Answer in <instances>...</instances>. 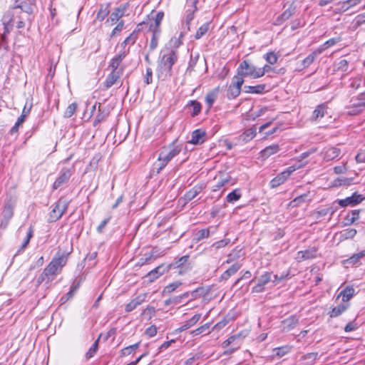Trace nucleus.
I'll list each match as a JSON object with an SVG mask.
<instances>
[{"mask_svg": "<svg viewBox=\"0 0 365 365\" xmlns=\"http://www.w3.org/2000/svg\"><path fill=\"white\" fill-rule=\"evenodd\" d=\"M291 351V347L289 346H284L274 349L275 354L279 357H282L289 353Z\"/></svg>", "mask_w": 365, "mask_h": 365, "instance_id": "72a5a7b5", "label": "nucleus"}, {"mask_svg": "<svg viewBox=\"0 0 365 365\" xmlns=\"http://www.w3.org/2000/svg\"><path fill=\"white\" fill-rule=\"evenodd\" d=\"M125 8L118 7L110 14V18L107 20L108 23H110V25H113L116 23L124 14Z\"/></svg>", "mask_w": 365, "mask_h": 365, "instance_id": "f3484780", "label": "nucleus"}, {"mask_svg": "<svg viewBox=\"0 0 365 365\" xmlns=\"http://www.w3.org/2000/svg\"><path fill=\"white\" fill-rule=\"evenodd\" d=\"M319 54H321L320 51H318L317 49L313 51L311 54H309L302 61L303 67L306 68L311 65L314 62L316 57L318 56Z\"/></svg>", "mask_w": 365, "mask_h": 365, "instance_id": "b1692460", "label": "nucleus"}, {"mask_svg": "<svg viewBox=\"0 0 365 365\" xmlns=\"http://www.w3.org/2000/svg\"><path fill=\"white\" fill-rule=\"evenodd\" d=\"M67 255L64 253L58 252L51 262L44 269L43 272L38 278V282L41 283L44 281L51 282L58 274L66 264Z\"/></svg>", "mask_w": 365, "mask_h": 365, "instance_id": "f03ea898", "label": "nucleus"}, {"mask_svg": "<svg viewBox=\"0 0 365 365\" xmlns=\"http://www.w3.org/2000/svg\"><path fill=\"white\" fill-rule=\"evenodd\" d=\"M210 24L209 23H205L202 24L197 31L195 38L196 39L201 38L209 30Z\"/></svg>", "mask_w": 365, "mask_h": 365, "instance_id": "c756f323", "label": "nucleus"}, {"mask_svg": "<svg viewBox=\"0 0 365 365\" xmlns=\"http://www.w3.org/2000/svg\"><path fill=\"white\" fill-rule=\"evenodd\" d=\"M76 108H77V104L75 103H71L66 108L65 113H64V116L66 118H70L71 117L74 113L76 112Z\"/></svg>", "mask_w": 365, "mask_h": 365, "instance_id": "e433bc0d", "label": "nucleus"}, {"mask_svg": "<svg viewBox=\"0 0 365 365\" xmlns=\"http://www.w3.org/2000/svg\"><path fill=\"white\" fill-rule=\"evenodd\" d=\"M256 135V130L250 128L246 130L243 134L240 136L243 141L247 142L252 139Z\"/></svg>", "mask_w": 365, "mask_h": 365, "instance_id": "cd10ccee", "label": "nucleus"}, {"mask_svg": "<svg viewBox=\"0 0 365 365\" xmlns=\"http://www.w3.org/2000/svg\"><path fill=\"white\" fill-rule=\"evenodd\" d=\"M181 148L179 146L172 145L164 148L159 154L158 160L153 165V170L158 174L167 164L177 155L180 153Z\"/></svg>", "mask_w": 365, "mask_h": 365, "instance_id": "7ed1b4c3", "label": "nucleus"}, {"mask_svg": "<svg viewBox=\"0 0 365 365\" xmlns=\"http://www.w3.org/2000/svg\"><path fill=\"white\" fill-rule=\"evenodd\" d=\"M359 217V210H353L351 212V218H347L348 222H346V225H351L354 223L356 220H357Z\"/></svg>", "mask_w": 365, "mask_h": 365, "instance_id": "49530a36", "label": "nucleus"}, {"mask_svg": "<svg viewBox=\"0 0 365 365\" xmlns=\"http://www.w3.org/2000/svg\"><path fill=\"white\" fill-rule=\"evenodd\" d=\"M200 192V187H195L190 190L188 192H186L185 195V199L187 201H190L192 199H194Z\"/></svg>", "mask_w": 365, "mask_h": 365, "instance_id": "c85d7f7f", "label": "nucleus"}, {"mask_svg": "<svg viewBox=\"0 0 365 365\" xmlns=\"http://www.w3.org/2000/svg\"><path fill=\"white\" fill-rule=\"evenodd\" d=\"M365 108V93H361L357 98L351 100L350 105L346 107V113L355 115L362 112Z\"/></svg>", "mask_w": 365, "mask_h": 365, "instance_id": "423d86ee", "label": "nucleus"}, {"mask_svg": "<svg viewBox=\"0 0 365 365\" xmlns=\"http://www.w3.org/2000/svg\"><path fill=\"white\" fill-rule=\"evenodd\" d=\"M240 337V334H237V335H233L230 337H229L227 340H225L223 343H222V346L223 347H227L230 344H231L232 342H234V341H235L237 339H238Z\"/></svg>", "mask_w": 365, "mask_h": 365, "instance_id": "4d7b16f0", "label": "nucleus"}, {"mask_svg": "<svg viewBox=\"0 0 365 365\" xmlns=\"http://www.w3.org/2000/svg\"><path fill=\"white\" fill-rule=\"evenodd\" d=\"M188 257H189L187 255H185V256H182V257H180V259H178L173 264L174 267H180V266L183 265L185 263L187 262Z\"/></svg>", "mask_w": 365, "mask_h": 365, "instance_id": "5fc2aeb1", "label": "nucleus"}, {"mask_svg": "<svg viewBox=\"0 0 365 365\" xmlns=\"http://www.w3.org/2000/svg\"><path fill=\"white\" fill-rule=\"evenodd\" d=\"M307 197V194L302 195L294 198L290 202V205L292 207H295V206L298 205L299 204H300L301 202H304Z\"/></svg>", "mask_w": 365, "mask_h": 365, "instance_id": "a18cd8bd", "label": "nucleus"}, {"mask_svg": "<svg viewBox=\"0 0 365 365\" xmlns=\"http://www.w3.org/2000/svg\"><path fill=\"white\" fill-rule=\"evenodd\" d=\"M298 323V319L292 316L282 322L283 331H289L292 329Z\"/></svg>", "mask_w": 365, "mask_h": 365, "instance_id": "4468645a", "label": "nucleus"}, {"mask_svg": "<svg viewBox=\"0 0 365 365\" xmlns=\"http://www.w3.org/2000/svg\"><path fill=\"white\" fill-rule=\"evenodd\" d=\"M357 163H365V151L361 152L356 156Z\"/></svg>", "mask_w": 365, "mask_h": 365, "instance_id": "774afa93", "label": "nucleus"}, {"mask_svg": "<svg viewBox=\"0 0 365 365\" xmlns=\"http://www.w3.org/2000/svg\"><path fill=\"white\" fill-rule=\"evenodd\" d=\"M339 204L341 207H346L348 205H354L351 197H348L345 199L339 200Z\"/></svg>", "mask_w": 365, "mask_h": 365, "instance_id": "864d4df0", "label": "nucleus"}, {"mask_svg": "<svg viewBox=\"0 0 365 365\" xmlns=\"http://www.w3.org/2000/svg\"><path fill=\"white\" fill-rule=\"evenodd\" d=\"M240 337V334H237V335H233L230 337H229L227 340H225L223 343H222V346L223 347H227L230 344H231L232 342H234V341H235L237 339H238Z\"/></svg>", "mask_w": 365, "mask_h": 365, "instance_id": "13d9d810", "label": "nucleus"}, {"mask_svg": "<svg viewBox=\"0 0 365 365\" xmlns=\"http://www.w3.org/2000/svg\"><path fill=\"white\" fill-rule=\"evenodd\" d=\"M339 41H340L339 38H330L329 40L327 41L324 44L320 46L317 48V50L320 51V53H322L324 51H325L328 48L334 46V44H336Z\"/></svg>", "mask_w": 365, "mask_h": 365, "instance_id": "bb28decb", "label": "nucleus"}, {"mask_svg": "<svg viewBox=\"0 0 365 365\" xmlns=\"http://www.w3.org/2000/svg\"><path fill=\"white\" fill-rule=\"evenodd\" d=\"M347 308V306L345 304H339L336 307L332 309V310L329 312L330 317H336L342 314Z\"/></svg>", "mask_w": 365, "mask_h": 365, "instance_id": "a878e982", "label": "nucleus"}, {"mask_svg": "<svg viewBox=\"0 0 365 365\" xmlns=\"http://www.w3.org/2000/svg\"><path fill=\"white\" fill-rule=\"evenodd\" d=\"M336 69L346 71L348 68V61L345 59H341L336 65Z\"/></svg>", "mask_w": 365, "mask_h": 365, "instance_id": "79ce46f5", "label": "nucleus"}, {"mask_svg": "<svg viewBox=\"0 0 365 365\" xmlns=\"http://www.w3.org/2000/svg\"><path fill=\"white\" fill-rule=\"evenodd\" d=\"M327 114V107L324 104L319 105L313 112L312 120H319Z\"/></svg>", "mask_w": 365, "mask_h": 365, "instance_id": "dca6fc26", "label": "nucleus"}, {"mask_svg": "<svg viewBox=\"0 0 365 365\" xmlns=\"http://www.w3.org/2000/svg\"><path fill=\"white\" fill-rule=\"evenodd\" d=\"M121 61H120L117 58L114 57L112 58L110 66L113 71H118V66H120ZM122 72V69H119Z\"/></svg>", "mask_w": 365, "mask_h": 365, "instance_id": "3c124183", "label": "nucleus"}, {"mask_svg": "<svg viewBox=\"0 0 365 365\" xmlns=\"http://www.w3.org/2000/svg\"><path fill=\"white\" fill-rule=\"evenodd\" d=\"M205 134L204 130L197 129L192 133L191 138L188 143L193 145L201 144L205 141Z\"/></svg>", "mask_w": 365, "mask_h": 365, "instance_id": "ddd939ff", "label": "nucleus"}, {"mask_svg": "<svg viewBox=\"0 0 365 365\" xmlns=\"http://www.w3.org/2000/svg\"><path fill=\"white\" fill-rule=\"evenodd\" d=\"M361 0H346L344 1L338 2L335 5L334 12L335 13H343L352 7L360 4Z\"/></svg>", "mask_w": 365, "mask_h": 365, "instance_id": "9b49d317", "label": "nucleus"}, {"mask_svg": "<svg viewBox=\"0 0 365 365\" xmlns=\"http://www.w3.org/2000/svg\"><path fill=\"white\" fill-rule=\"evenodd\" d=\"M244 83V79L240 76L235 75L232 78V82L228 86L227 96L229 98H237L241 92V87Z\"/></svg>", "mask_w": 365, "mask_h": 365, "instance_id": "6e6552de", "label": "nucleus"}, {"mask_svg": "<svg viewBox=\"0 0 365 365\" xmlns=\"http://www.w3.org/2000/svg\"><path fill=\"white\" fill-rule=\"evenodd\" d=\"M98 339H97L94 342V344L92 345V346L90 348V349L86 353L87 358L89 359V358H91L93 356V355L95 354V353L96 352V350L98 349Z\"/></svg>", "mask_w": 365, "mask_h": 365, "instance_id": "de8ad7c7", "label": "nucleus"}, {"mask_svg": "<svg viewBox=\"0 0 365 365\" xmlns=\"http://www.w3.org/2000/svg\"><path fill=\"white\" fill-rule=\"evenodd\" d=\"M68 202L65 200H59L51 212L50 218L52 221L59 219L67 210Z\"/></svg>", "mask_w": 365, "mask_h": 365, "instance_id": "1a4fd4ad", "label": "nucleus"}, {"mask_svg": "<svg viewBox=\"0 0 365 365\" xmlns=\"http://www.w3.org/2000/svg\"><path fill=\"white\" fill-rule=\"evenodd\" d=\"M365 256V250L359 252V253H356V254H354L349 259L348 261H349L350 262H352V263H356V262H358V260L362 257H364Z\"/></svg>", "mask_w": 365, "mask_h": 365, "instance_id": "c03bdc74", "label": "nucleus"}, {"mask_svg": "<svg viewBox=\"0 0 365 365\" xmlns=\"http://www.w3.org/2000/svg\"><path fill=\"white\" fill-rule=\"evenodd\" d=\"M29 1L30 4L22 2L19 4H17L14 7V9H20L21 11L24 13L23 16H26V19L30 24L32 21L31 16L34 12L33 6L31 4H34L35 0H29Z\"/></svg>", "mask_w": 365, "mask_h": 365, "instance_id": "9d476101", "label": "nucleus"}, {"mask_svg": "<svg viewBox=\"0 0 365 365\" xmlns=\"http://www.w3.org/2000/svg\"><path fill=\"white\" fill-rule=\"evenodd\" d=\"M354 294V289L351 287H346L342 290L338 295V298L341 297L343 302H347L349 300Z\"/></svg>", "mask_w": 365, "mask_h": 365, "instance_id": "393cba45", "label": "nucleus"}, {"mask_svg": "<svg viewBox=\"0 0 365 365\" xmlns=\"http://www.w3.org/2000/svg\"><path fill=\"white\" fill-rule=\"evenodd\" d=\"M135 41V36L134 33L130 34L122 43V46L125 48L127 44L133 43Z\"/></svg>", "mask_w": 365, "mask_h": 365, "instance_id": "603ef678", "label": "nucleus"}, {"mask_svg": "<svg viewBox=\"0 0 365 365\" xmlns=\"http://www.w3.org/2000/svg\"><path fill=\"white\" fill-rule=\"evenodd\" d=\"M279 150V145L273 144L266 147L263 150H262L261 154L263 158H269L272 155L277 153Z\"/></svg>", "mask_w": 365, "mask_h": 365, "instance_id": "aec40b11", "label": "nucleus"}, {"mask_svg": "<svg viewBox=\"0 0 365 365\" xmlns=\"http://www.w3.org/2000/svg\"><path fill=\"white\" fill-rule=\"evenodd\" d=\"M210 231L208 229H203L197 232L196 234V240L198 242L204 238L208 237Z\"/></svg>", "mask_w": 365, "mask_h": 365, "instance_id": "ea45409f", "label": "nucleus"}, {"mask_svg": "<svg viewBox=\"0 0 365 365\" xmlns=\"http://www.w3.org/2000/svg\"><path fill=\"white\" fill-rule=\"evenodd\" d=\"M153 35L150 43V47L152 50L155 49L158 46L160 31L153 30Z\"/></svg>", "mask_w": 365, "mask_h": 365, "instance_id": "58836bf2", "label": "nucleus"}, {"mask_svg": "<svg viewBox=\"0 0 365 365\" xmlns=\"http://www.w3.org/2000/svg\"><path fill=\"white\" fill-rule=\"evenodd\" d=\"M71 177V172L69 170H65L54 182L53 188L56 190L61 185L66 183Z\"/></svg>", "mask_w": 365, "mask_h": 365, "instance_id": "2eb2a0df", "label": "nucleus"}, {"mask_svg": "<svg viewBox=\"0 0 365 365\" xmlns=\"http://www.w3.org/2000/svg\"><path fill=\"white\" fill-rule=\"evenodd\" d=\"M121 73L122 72L120 71L112 70V72L108 75V76L107 77V79L105 82L106 86L107 88L111 87L116 82V81L119 78Z\"/></svg>", "mask_w": 365, "mask_h": 365, "instance_id": "6ab92c4d", "label": "nucleus"}, {"mask_svg": "<svg viewBox=\"0 0 365 365\" xmlns=\"http://www.w3.org/2000/svg\"><path fill=\"white\" fill-rule=\"evenodd\" d=\"M241 255V250H235L232 253H230L228 255V259H227V263H230L235 259L239 258Z\"/></svg>", "mask_w": 365, "mask_h": 365, "instance_id": "a19ab883", "label": "nucleus"}, {"mask_svg": "<svg viewBox=\"0 0 365 365\" xmlns=\"http://www.w3.org/2000/svg\"><path fill=\"white\" fill-rule=\"evenodd\" d=\"M316 256V250L314 249L305 250V251H300L298 252L296 256V259L298 261H301L303 259H309L311 258H313Z\"/></svg>", "mask_w": 365, "mask_h": 365, "instance_id": "a211bd4d", "label": "nucleus"}, {"mask_svg": "<svg viewBox=\"0 0 365 365\" xmlns=\"http://www.w3.org/2000/svg\"><path fill=\"white\" fill-rule=\"evenodd\" d=\"M145 334L148 335L150 337H153L156 335L157 334V329L155 326H151L148 327L146 331Z\"/></svg>", "mask_w": 365, "mask_h": 365, "instance_id": "0e129e2a", "label": "nucleus"}, {"mask_svg": "<svg viewBox=\"0 0 365 365\" xmlns=\"http://www.w3.org/2000/svg\"><path fill=\"white\" fill-rule=\"evenodd\" d=\"M264 57L270 65L276 63L278 59L277 54L274 52H269L266 53Z\"/></svg>", "mask_w": 365, "mask_h": 365, "instance_id": "f704fd0d", "label": "nucleus"}, {"mask_svg": "<svg viewBox=\"0 0 365 365\" xmlns=\"http://www.w3.org/2000/svg\"><path fill=\"white\" fill-rule=\"evenodd\" d=\"M240 337V334H237V335H233L230 337H229L227 340H225L223 343H222V346L223 347H227L230 344H231L232 342H234V341H235L237 339H238Z\"/></svg>", "mask_w": 365, "mask_h": 365, "instance_id": "bf43d9fd", "label": "nucleus"}, {"mask_svg": "<svg viewBox=\"0 0 365 365\" xmlns=\"http://www.w3.org/2000/svg\"><path fill=\"white\" fill-rule=\"evenodd\" d=\"M115 332L116 329L115 328L110 329L106 335L101 334L98 339L103 338L104 340H107L110 336H113Z\"/></svg>", "mask_w": 365, "mask_h": 365, "instance_id": "e2e57ef3", "label": "nucleus"}, {"mask_svg": "<svg viewBox=\"0 0 365 365\" xmlns=\"http://www.w3.org/2000/svg\"><path fill=\"white\" fill-rule=\"evenodd\" d=\"M109 14L108 6L107 5H103L101 6L98 14L97 19L103 21Z\"/></svg>", "mask_w": 365, "mask_h": 365, "instance_id": "473e14b6", "label": "nucleus"}, {"mask_svg": "<svg viewBox=\"0 0 365 365\" xmlns=\"http://www.w3.org/2000/svg\"><path fill=\"white\" fill-rule=\"evenodd\" d=\"M177 60L176 50L165 48L162 51V56L160 57L157 68L158 78L165 79L170 76L172 67Z\"/></svg>", "mask_w": 365, "mask_h": 365, "instance_id": "f257e3e1", "label": "nucleus"}, {"mask_svg": "<svg viewBox=\"0 0 365 365\" xmlns=\"http://www.w3.org/2000/svg\"><path fill=\"white\" fill-rule=\"evenodd\" d=\"M288 276V274H281L277 275L275 274L274 276V279H272V273L270 272H264L262 275L259 276V277L257 279V284L252 288V292L255 293H259L264 290V287L267 283L272 281L273 283L277 284L279 282L284 280L286 279Z\"/></svg>", "mask_w": 365, "mask_h": 365, "instance_id": "20e7f679", "label": "nucleus"}, {"mask_svg": "<svg viewBox=\"0 0 365 365\" xmlns=\"http://www.w3.org/2000/svg\"><path fill=\"white\" fill-rule=\"evenodd\" d=\"M26 118V114L21 115L20 117L17 119L16 123H15L14 126L11 128V132L17 131L19 126L21 125Z\"/></svg>", "mask_w": 365, "mask_h": 365, "instance_id": "8fccbe9b", "label": "nucleus"}, {"mask_svg": "<svg viewBox=\"0 0 365 365\" xmlns=\"http://www.w3.org/2000/svg\"><path fill=\"white\" fill-rule=\"evenodd\" d=\"M201 318L200 314H195L192 317H191L187 322L190 324L191 327L194 326Z\"/></svg>", "mask_w": 365, "mask_h": 365, "instance_id": "69168bd1", "label": "nucleus"}, {"mask_svg": "<svg viewBox=\"0 0 365 365\" xmlns=\"http://www.w3.org/2000/svg\"><path fill=\"white\" fill-rule=\"evenodd\" d=\"M210 326V323L205 324L204 325L192 330L190 332V334L192 336H197V335L202 334V332H204L205 331H206L207 329H209Z\"/></svg>", "mask_w": 365, "mask_h": 365, "instance_id": "4c0bfd02", "label": "nucleus"}, {"mask_svg": "<svg viewBox=\"0 0 365 365\" xmlns=\"http://www.w3.org/2000/svg\"><path fill=\"white\" fill-rule=\"evenodd\" d=\"M183 36V34L180 33L179 37H173L169 41L170 47L175 48L176 50L182 43L181 38Z\"/></svg>", "mask_w": 365, "mask_h": 365, "instance_id": "7c9ffc66", "label": "nucleus"}, {"mask_svg": "<svg viewBox=\"0 0 365 365\" xmlns=\"http://www.w3.org/2000/svg\"><path fill=\"white\" fill-rule=\"evenodd\" d=\"M340 153L341 150L335 147L324 148L322 152L323 159L325 161H330L335 159L340 155Z\"/></svg>", "mask_w": 365, "mask_h": 365, "instance_id": "f8f14e48", "label": "nucleus"}, {"mask_svg": "<svg viewBox=\"0 0 365 365\" xmlns=\"http://www.w3.org/2000/svg\"><path fill=\"white\" fill-rule=\"evenodd\" d=\"M240 264L238 263L232 264L222 274V279L224 280L228 279L232 275L235 274L240 269Z\"/></svg>", "mask_w": 365, "mask_h": 365, "instance_id": "412c9836", "label": "nucleus"}, {"mask_svg": "<svg viewBox=\"0 0 365 365\" xmlns=\"http://www.w3.org/2000/svg\"><path fill=\"white\" fill-rule=\"evenodd\" d=\"M237 75L240 76L243 79L245 77H250L256 79L260 78L259 68L247 61H243L237 69Z\"/></svg>", "mask_w": 365, "mask_h": 365, "instance_id": "39448f33", "label": "nucleus"}, {"mask_svg": "<svg viewBox=\"0 0 365 365\" xmlns=\"http://www.w3.org/2000/svg\"><path fill=\"white\" fill-rule=\"evenodd\" d=\"M265 89L264 84L257 85L256 86H246L244 87V91L247 93H262Z\"/></svg>", "mask_w": 365, "mask_h": 365, "instance_id": "4be33fe9", "label": "nucleus"}, {"mask_svg": "<svg viewBox=\"0 0 365 365\" xmlns=\"http://www.w3.org/2000/svg\"><path fill=\"white\" fill-rule=\"evenodd\" d=\"M165 272V267L163 266H158L151 272H150L148 274L150 281H153L159 277V276L162 275Z\"/></svg>", "mask_w": 365, "mask_h": 365, "instance_id": "5701e85b", "label": "nucleus"}, {"mask_svg": "<svg viewBox=\"0 0 365 365\" xmlns=\"http://www.w3.org/2000/svg\"><path fill=\"white\" fill-rule=\"evenodd\" d=\"M180 284L181 282H175L173 283H171L165 287L164 292L167 293H170L175 290L179 286H180Z\"/></svg>", "mask_w": 365, "mask_h": 365, "instance_id": "37998d69", "label": "nucleus"}, {"mask_svg": "<svg viewBox=\"0 0 365 365\" xmlns=\"http://www.w3.org/2000/svg\"><path fill=\"white\" fill-rule=\"evenodd\" d=\"M163 14L158 13L156 14L154 22L150 24V29H153V30L159 31L158 27L163 20Z\"/></svg>", "mask_w": 365, "mask_h": 365, "instance_id": "2f4dec72", "label": "nucleus"}, {"mask_svg": "<svg viewBox=\"0 0 365 365\" xmlns=\"http://www.w3.org/2000/svg\"><path fill=\"white\" fill-rule=\"evenodd\" d=\"M356 234V230L355 229H350L345 231L344 237L345 239H351L353 238Z\"/></svg>", "mask_w": 365, "mask_h": 365, "instance_id": "052dcab7", "label": "nucleus"}, {"mask_svg": "<svg viewBox=\"0 0 365 365\" xmlns=\"http://www.w3.org/2000/svg\"><path fill=\"white\" fill-rule=\"evenodd\" d=\"M241 197L240 193L238 190H235L229 193L227 196V200L229 202H234L237 200H238Z\"/></svg>", "mask_w": 365, "mask_h": 365, "instance_id": "c9c22d12", "label": "nucleus"}, {"mask_svg": "<svg viewBox=\"0 0 365 365\" xmlns=\"http://www.w3.org/2000/svg\"><path fill=\"white\" fill-rule=\"evenodd\" d=\"M191 105L193 108V115H197L200 112V104L197 102L192 101Z\"/></svg>", "mask_w": 365, "mask_h": 365, "instance_id": "338daca9", "label": "nucleus"}, {"mask_svg": "<svg viewBox=\"0 0 365 365\" xmlns=\"http://www.w3.org/2000/svg\"><path fill=\"white\" fill-rule=\"evenodd\" d=\"M230 242L229 239H225L220 241H218L212 245L213 247H215L216 249H219L220 247H223L226 246Z\"/></svg>", "mask_w": 365, "mask_h": 365, "instance_id": "6e6d98bb", "label": "nucleus"}, {"mask_svg": "<svg viewBox=\"0 0 365 365\" xmlns=\"http://www.w3.org/2000/svg\"><path fill=\"white\" fill-rule=\"evenodd\" d=\"M258 68L260 78L264 76L266 73L269 72L272 70V67L269 65H264L262 68Z\"/></svg>", "mask_w": 365, "mask_h": 365, "instance_id": "680f3d73", "label": "nucleus"}, {"mask_svg": "<svg viewBox=\"0 0 365 365\" xmlns=\"http://www.w3.org/2000/svg\"><path fill=\"white\" fill-rule=\"evenodd\" d=\"M304 166L303 164L294 165L289 167L285 170L280 173L277 177L272 179L270 182L272 187H277L281 184L284 183L289 176L296 170L299 169Z\"/></svg>", "mask_w": 365, "mask_h": 365, "instance_id": "0eeeda50", "label": "nucleus"}, {"mask_svg": "<svg viewBox=\"0 0 365 365\" xmlns=\"http://www.w3.org/2000/svg\"><path fill=\"white\" fill-rule=\"evenodd\" d=\"M329 210L328 208H324L321 210L315 211L313 213V216L315 219H319L322 216H325L328 214Z\"/></svg>", "mask_w": 365, "mask_h": 365, "instance_id": "09e8293b", "label": "nucleus"}]
</instances>
